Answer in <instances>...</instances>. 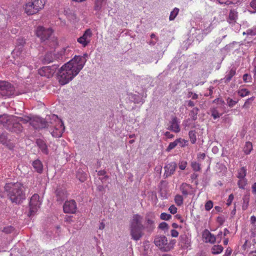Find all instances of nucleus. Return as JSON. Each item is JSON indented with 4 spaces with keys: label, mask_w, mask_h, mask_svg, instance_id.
Returning a JSON list of instances; mask_svg holds the SVG:
<instances>
[{
    "label": "nucleus",
    "mask_w": 256,
    "mask_h": 256,
    "mask_svg": "<svg viewBox=\"0 0 256 256\" xmlns=\"http://www.w3.org/2000/svg\"><path fill=\"white\" fill-rule=\"evenodd\" d=\"M168 130L178 133L180 132V128L178 124V119L176 116H174L169 122Z\"/></svg>",
    "instance_id": "ddd939ff"
},
{
    "label": "nucleus",
    "mask_w": 256,
    "mask_h": 256,
    "mask_svg": "<svg viewBox=\"0 0 256 256\" xmlns=\"http://www.w3.org/2000/svg\"><path fill=\"white\" fill-rule=\"evenodd\" d=\"M205 157H206V154L204 152L199 153L198 154V159L204 160Z\"/></svg>",
    "instance_id": "13d9d810"
},
{
    "label": "nucleus",
    "mask_w": 256,
    "mask_h": 256,
    "mask_svg": "<svg viewBox=\"0 0 256 256\" xmlns=\"http://www.w3.org/2000/svg\"><path fill=\"white\" fill-rule=\"evenodd\" d=\"M177 208L174 205L170 206L168 208V210L172 214H176L177 212Z\"/></svg>",
    "instance_id": "603ef678"
},
{
    "label": "nucleus",
    "mask_w": 256,
    "mask_h": 256,
    "mask_svg": "<svg viewBox=\"0 0 256 256\" xmlns=\"http://www.w3.org/2000/svg\"><path fill=\"white\" fill-rule=\"evenodd\" d=\"M30 125L35 129H40L46 128L47 123L44 119L39 117H34L32 118Z\"/></svg>",
    "instance_id": "f8f14e48"
},
{
    "label": "nucleus",
    "mask_w": 256,
    "mask_h": 256,
    "mask_svg": "<svg viewBox=\"0 0 256 256\" xmlns=\"http://www.w3.org/2000/svg\"><path fill=\"white\" fill-rule=\"evenodd\" d=\"M158 228L162 230H168V226L166 222H162L159 224Z\"/></svg>",
    "instance_id": "3c124183"
},
{
    "label": "nucleus",
    "mask_w": 256,
    "mask_h": 256,
    "mask_svg": "<svg viewBox=\"0 0 256 256\" xmlns=\"http://www.w3.org/2000/svg\"><path fill=\"white\" fill-rule=\"evenodd\" d=\"M252 150V144L250 142H246L244 148V152L245 154H248Z\"/></svg>",
    "instance_id": "c756f323"
},
{
    "label": "nucleus",
    "mask_w": 256,
    "mask_h": 256,
    "mask_svg": "<svg viewBox=\"0 0 256 256\" xmlns=\"http://www.w3.org/2000/svg\"><path fill=\"white\" fill-rule=\"evenodd\" d=\"M177 164L175 162H172L164 166L165 174L166 176H170L174 173Z\"/></svg>",
    "instance_id": "2eb2a0df"
},
{
    "label": "nucleus",
    "mask_w": 256,
    "mask_h": 256,
    "mask_svg": "<svg viewBox=\"0 0 256 256\" xmlns=\"http://www.w3.org/2000/svg\"><path fill=\"white\" fill-rule=\"evenodd\" d=\"M2 125L10 132L19 134L22 132L23 128L18 122V116L3 114L0 116V125Z\"/></svg>",
    "instance_id": "20e7f679"
},
{
    "label": "nucleus",
    "mask_w": 256,
    "mask_h": 256,
    "mask_svg": "<svg viewBox=\"0 0 256 256\" xmlns=\"http://www.w3.org/2000/svg\"><path fill=\"white\" fill-rule=\"evenodd\" d=\"M4 189L12 203L20 204L26 198V188L21 182L6 183Z\"/></svg>",
    "instance_id": "7ed1b4c3"
},
{
    "label": "nucleus",
    "mask_w": 256,
    "mask_h": 256,
    "mask_svg": "<svg viewBox=\"0 0 256 256\" xmlns=\"http://www.w3.org/2000/svg\"><path fill=\"white\" fill-rule=\"evenodd\" d=\"M37 144L42 152L45 154H48V149L46 143L42 140L37 141Z\"/></svg>",
    "instance_id": "b1692460"
},
{
    "label": "nucleus",
    "mask_w": 256,
    "mask_h": 256,
    "mask_svg": "<svg viewBox=\"0 0 256 256\" xmlns=\"http://www.w3.org/2000/svg\"><path fill=\"white\" fill-rule=\"evenodd\" d=\"M189 136L192 144H194L196 142V137L194 131L191 130L189 132Z\"/></svg>",
    "instance_id": "ea45409f"
},
{
    "label": "nucleus",
    "mask_w": 256,
    "mask_h": 256,
    "mask_svg": "<svg viewBox=\"0 0 256 256\" xmlns=\"http://www.w3.org/2000/svg\"><path fill=\"white\" fill-rule=\"evenodd\" d=\"M0 94L3 97H10L14 93V87L6 82H0Z\"/></svg>",
    "instance_id": "0eeeda50"
},
{
    "label": "nucleus",
    "mask_w": 256,
    "mask_h": 256,
    "mask_svg": "<svg viewBox=\"0 0 256 256\" xmlns=\"http://www.w3.org/2000/svg\"><path fill=\"white\" fill-rule=\"evenodd\" d=\"M188 106L190 107H192L194 106V103L192 100H189L188 102Z\"/></svg>",
    "instance_id": "0e129e2a"
},
{
    "label": "nucleus",
    "mask_w": 256,
    "mask_h": 256,
    "mask_svg": "<svg viewBox=\"0 0 256 256\" xmlns=\"http://www.w3.org/2000/svg\"><path fill=\"white\" fill-rule=\"evenodd\" d=\"M243 80L244 82H248L252 80V77L250 74H245L242 76Z\"/></svg>",
    "instance_id": "09e8293b"
},
{
    "label": "nucleus",
    "mask_w": 256,
    "mask_h": 256,
    "mask_svg": "<svg viewBox=\"0 0 256 256\" xmlns=\"http://www.w3.org/2000/svg\"><path fill=\"white\" fill-rule=\"evenodd\" d=\"M154 244L162 252H168L171 249L168 238L164 236H156L154 240Z\"/></svg>",
    "instance_id": "423d86ee"
},
{
    "label": "nucleus",
    "mask_w": 256,
    "mask_h": 256,
    "mask_svg": "<svg viewBox=\"0 0 256 256\" xmlns=\"http://www.w3.org/2000/svg\"><path fill=\"white\" fill-rule=\"evenodd\" d=\"M106 0H96L94 2V10L96 11H99L102 6V3Z\"/></svg>",
    "instance_id": "e433bc0d"
},
{
    "label": "nucleus",
    "mask_w": 256,
    "mask_h": 256,
    "mask_svg": "<svg viewBox=\"0 0 256 256\" xmlns=\"http://www.w3.org/2000/svg\"><path fill=\"white\" fill-rule=\"evenodd\" d=\"M234 199V196L233 194H230L228 196V198L227 200L226 204L229 206L232 204V202Z\"/></svg>",
    "instance_id": "864d4df0"
},
{
    "label": "nucleus",
    "mask_w": 256,
    "mask_h": 256,
    "mask_svg": "<svg viewBox=\"0 0 256 256\" xmlns=\"http://www.w3.org/2000/svg\"><path fill=\"white\" fill-rule=\"evenodd\" d=\"M14 227L12 226H8L6 227H4L2 230V231L6 234H10L14 230Z\"/></svg>",
    "instance_id": "a18cd8bd"
},
{
    "label": "nucleus",
    "mask_w": 256,
    "mask_h": 256,
    "mask_svg": "<svg viewBox=\"0 0 256 256\" xmlns=\"http://www.w3.org/2000/svg\"><path fill=\"white\" fill-rule=\"evenodd\" d=\"M178 142H184L185 143H186L187 141L181 138H178L174 142L170 143L168 146L166 148V150L168 152H170L172 150L174 149L178 144Z\"/></svg>",
    "instance_id": "4be33fe9"
},
{
    "label": "nucleus",
    "mask_w": 256,
    "mask_h": 256,
    "mask_svg": "<svg viewBox=\"0 0 256 256\" xmlns=\"http://www.w3.org/2000/svg\"><path fill=\"white\" fill-rule=\"evenodd\" d=\"M198 98V95L196 94H193L192 96V98L193 100H196Z\"/></svg>",
    "instance_id": "338daca9"
},
{
    "label": "nucleus",
    "mask_w": 256,
    "mask_h": 256,
    "mask_svg": "<svg viewBox=\"0 0 256 256\" xmlns=\"http://www.w3.org/2000/svg\"><path fill=\"white\" fill-rule=\"evenodd\" d=\"M232 250L230 249L227 248L224 256H230L232 254Z\"/></svg>",
    "instance_id": "bf43d9fd"
},
{
    "label": "nucleus",
    "mask_w": 256,
    "mask_h": 256,
    "mask_svg": "<svg viewBox=\"0 0 256 256\" xmlns=\"http://www.w3.org/2000/svg\"><path fill=\"white\" fill-rule=\"evenodd\" d=\"M238 18V13L234 10H230L228 22L230 24H234Z\"/></svg>",
    "instance_id": "5701e85b"
},
{
    "label": "nucleus",
    "mask_w": 256,
    "mask_h": 256,
    "mask_svg": "<svg viewBox=\"0 0 256 256\" xmlns=\"http://www.w3.org/2000/svg\"><path fill=\"white\" fill-rule=\"evenodd\" d=\"M212 102L218 105V106L220 108H224V102L222 98H216L213 100Z\"/></svg>",
    "instance_id": "2f4dec72"
},
{
    "label": "nucleus",
    "mask_w": 256,
    "mask_h": 256,
    "mask_svg": "<svg viewBox=\"0 0 256 256\" xmlns=\"http://www.w3.org/2000/svg\"><path fill=\"white\" fill-rule=\"evenodd\" d=\"M190 240L186 234L181 235L179 239V245L182 248H187L190 246Z\"/></svg>",
    "instance_id": "6ab92c4d"
},
{
    "label": "nucleus",
    "mask_w": 256,
    "mask_h": 256,
    "mask_svg": "<svg viewBox=\"0 0 256 256\" xmlns=\"http://www.w3.org/2000/svg\"><path fill=\"white\" fill-rule=\"evenodd\" d=\"M205 210L207 211H209L213 207V202L212 200L208 201L204 206Z\"/></svg>",
    "instance_id": "c03bdc74"
},
{
    "label": "nucleus",
    "mask_w": 256,
    "mask_h": 256,
    "mask_svg": "<svg viewBox=\"0 0 256 256\" xmlns=\"http://www.w3.org/2000/svg\"><path fill=\"white\" fill-rule=\"evenodd\" d=\"M183 197L180 194H176L174 197V202L178 206H181L183 204Z\"/></svg>",
    "instance_id": "473e14b6"
},
{
    "label": "nucleus",
    "mask_w": 256,
    "mask_h": 256,
    "mask_svg": "<svg viewBox=\"0 0 256 256\" xmlns=\"http://www.w3.org/2000/svg\"><path fill=\"white\" fill-rule=\"evenodd\" d=\"M92 36V31L90 28L86 29L82 36L78 38V42L81 44L83 47H86L90 42Z\"/></svg>",
    "instance_id": "9d476101"
},
{
    "label": "nucleus",
    "mask_w": 256,
    "mask_h": 256,
    "mask_svg": "<svg viewBox=\"0 0 256 256\" xmlns=\"http://www.w3.org/2000/svg\"><path fill=\"white\" fill-rule=\"evenodd\" d=\"M247 184L248 180L246 178H238V186L240 188L244 189Z\"/></svg>",
    "instance_id": "7c9ffc66"
},
{
    "label": "nucleus",
    "mask_w": 256,
    "mask_h": 256,
    "mask_svg": "<svg viewBox=\"0 0 256 256\" xmlns=\"http://www.w3.org/2000/svg\"><path fill=\"white\" fill-rule=\"evenodd\" d=\"M187 164L188 163L186 161H182L179 162L178 166L181 170H184L186 168Z\"/></svg>",
    "instance_id": "de8ad7c7"
},
{
    "label": "nucleus",
    "mask_w": 256,
    "mask_h": 256,
    "mask_svg": "<svg viewBox=\"0 0 256 256\" xmlns=\"http://www.w3.org/2000/svg\"><path fill=\"white\" fill-rule=\"evenodd\" d=\"M76 177L82 182H83L86 180V174L85 173L82 174L80 175L78 173L76 175Z\"/></svg>",
    "instance_id": "49530a36"
},
{
    "label": "nucleus",
    "mask_w": 256,
    "mask_h": 256,
    "mask_svg": "<svg viewBox=\"0 0 256 256\" xmlns=\"http://www.w3.org/2000/svg\"><path fill=\"white\" fill-rule=\"evenodd\" d=\"M18 122L20 123V122H22L23 124H26L28 122L30 124L32 120V118L29 116H25L24 118L18 117Z\"/></svg>",
    "instance_id": "a19ab883"
},
{
    "label": "nucleus",
    "mask_w": 256,
    "mask_h": 256,
    "mask_svg": "<svg viewBox=\"0 0 256 256\" xmlns=\"http://www.w3.org/2000/svg\"><path fill=\"white\" fill-rule=\"evenodd\" d=\"M250 220L252 224H254L256 222V217L254 216H252L250 218Z\"/></svg>",
    "instance_id": "e2e57ef3"
},
{
    "label": "nucleus",
    "mask_w": 256,
    "mask_h": 256,
    "mask_svg": "<svg viewBox=\"0 0 256 256\" xmlns=\"http://www.w3.org/2000/svg\"><path fill=\"white\" fill-rule=\"evenodd\" d=\"M46 2V0H32L23 6L24 12L29 16L36 14L44 8Z\"/></svg>",
    "instance_id": "39448f33"
},
{
    "label": "nucleus",
    "mask_w": 256,
    "mask_h": 256,
    "mask_svg": "<svg viewBox=\"0 0 256 256\" xmlns=\"http://www.w3.org/2000/svg\"><path fill=\"white\" fill-rule=\"evenodd\" d=\"M223 250V247L221 245H214L212 248V253L214 254H220Z\"/></svg>",
    "instance_id": "c85d7f7f"
},
{
    "label": "nucleus",
    "mask_w": 256,
    "mask_h": 256,
    "mask_svg": "<svg viewBox=\"0 0 256 256\" xmlns=\"http://www.w3.org/2000/svg\"><path fill=\"white\" fill-rule=\"evenodd\" d=\"M172 218V216L170 214L162 212L160 214V218L162 220H169Z\"/></svg>",
    "instance_id": "79ce46f5"
},
{
    "label": "nucleus",
    "mask_w": 256,
    "mask_h": 256,
    "mask_svg": "<svg viewBox=\"0 0 256 256\" xmlns=\"http://www.w3.org/2000/svg\"><path fill=\"white\" fill-rule=\"evenodd\" d=\"M170 234L174 238H177L178 236V232L174 229L171 230Z\"/></svg>",
    "instance_id": "5fc2aeb1"
},
{
    "label": "nucleus",
    "mask_w": 256,
    "mask_h": 256,
    "mask_svg": "<svg viewBox=\"0 0 256 256\" xmlns=\"http://www.w3.org/2000/svg\"><path fill=\"white\" fill-rule=\"evenodd\" d=\"M83 58L76 56L74 58L62 66L58 74L59 82L62 85L68 84L76 76L84 66Z\"/></svg>",
    "instance_id": "f03ea898"
},
{
    "label": "nucleus",
    "mask_w": 256,
    "mask_h": 256,
    "mask_svg": "<svg viewBox=\"0 0 256 256\" xmlns=\"http://www.w3.org/2000/svg\"><path fill=\"white\" fill-rule=\"evenodd\" d=\"M54 72L50 66H44L38 70V74L42 76L50 78L52 76Z\"/></svg>",
    "instance_id": "dca6fc26"
},
{
    "label": "nucleus",
    "mask_w": 256,
    "mask_h": 256,
    "mask_svg": "<svg viewBox=\"0 0 256 256\" xmlns=\"http://www.w3.org/2000/svg\"><path fill=\"white\" fill-rule=\"evenodd\" d=\"M164 135L168 138H172L174 137V135L170 134V132H166L164 133Z\"/></svg>",
    "instance_id": "4d7b16f0"
},
{
    "label": "nucleus",
    "mask_w": 256,
    "mask_h": 256,
    "mask_svg": "<svg viewBox=\"0 0 256 256\" xmlns=\"http://www.w3.org/2000/svg\"><path fill=\"white\" fill-rule=\"evenodd\" d=\"M218 108H219L218 106L213 107L210 110V112L212 113V116L214 120L219 118L224 114V112L220 114L218 110Z\"/></svg>",
    "instance_id": "393cba45"
},
{
    "label": "nucleus",
    "mask_w": 256,
    "mask_h": 256,
    "mask_svg": "<svg viewBox=\"0 0 256 256\" xmlns=\"http://www.w3.org/2000/svg\"><path fill=\"white\" fill-rule=\"evenodd\" d=\"M250 202V195L246 194L243 196L242 198V209L244 210H246L249 205Z\"/></svg>",
    "instance_id": "bb28decb"
},
{
    "label": "nucleus",
    "mask_w": 256,
    "mask_h": 256,
    "mask_svg": "<svg viewBox=\"0 0 256 256\" xmlns=\"http://www.w3.org/2000/svg\"><path fill=\"white\" fill-rule=\"evenodd\" d=\"M53 31L52 28H46L44 26H38L36 30V35L42 41H44L50 36Z\"/></svg>",
    "instance_id": "1a4fd4ad"
},
{
    "label": "nucleus",
    "mask_w": 256,
    "mask_h": 256,
    "mask_svg": "<svg viewBox=\"0 0 256 256\" xmlns=\"http://www.w3.org/2000/svg\"><path fill=\"white\" fill-rule=\"evenodd\" d=\"M179 12V9L178 8H175L171 12L169 20H173L178 16Z\"/></svg>",
    "instance_id": "4c0bfd02"
},
{
    "label": "nucleus",
    "mask_w": 256,
    "mask_h": 256,
    "mask_svg": "<svg viewBox=\"0 0 256 256\" xmlns=\"http://www.w3.org/2000/svg\"><path fill=\"white\" fill-rule=\"evenodd\" d=\"M191 166L195 172H198L201 170L200 164L196 162H191Z\"/></svg>",
    "instance_id": "58836bf2"
},
{
    "label": "nucleus",
    "mask_w": 256,
    "mask_h": 256,
    "mask_svg": "<svg viewBox=\"0 0 256 256\" xmlns=\"http://www.w3.org/2000/svg\"><path fill=\"white\" fill-rule=\"evenodd\" d=\"M42 202L40 200V196L37 194H34L31 197L30 202V212L29 216H32L36 214L40 208Z\"/></svg>",
    "instance_id": "6e6552de"
},
{
    "label": "nucleus",
    "mask_w": 256,
    "mask_h": 256,
    "mask_svg": "<svg viewBox=\"0 0 256 256\" xmlns=\"http://www.w3.org/2000/svg\"><path fill=\"white\" fill-rule=\"evenodd\" d=\"M252 192L254 194H256V182H254V183L252 184Z\"/></svg>",
    "instance_id": "052dcab7"
},
{
    "label": "nucleus",
    "mask_w": 256,
    "mask_h": 256,
    "mask_svg": "<svg viewBox=\"0 0 256 256\" xmlns=\"http://www.w3.org/2000/svg\"><path fill=\"white\" fill-rule=\"evenodd\" d=\"M250 6L254 10V12H256V0H253L250 2Z\"/></svg>",
    "instance_id": "6e6d98bb"
},
{
    "label": "nucleus",
    "mask_w": 256,
    "mask_h": 256,
    "mask_svg": "<svg viewBox=\"0 0 256 256\" xmlns=\"http://www.w3.org/2000/svg\"><path fill=\"white\" fill-rule=\"evenodd\" d=\"M106 174V172L104 170H101L98 172V176H104Z\"/></svg>",
    "instance_id": "680f3d73"
},
{
    "label": "nucleus",
    "mask_w": 256,
    "mask_h": 256,
    "mask_svg": "<svg viewBox=\"0 0 256 256\" xmlns=\"http://www.w3.org/2000/svg\"><path fill=\"white\" fill-rule=\"evenodd\" d=\"M247 174L246 166H242L238 170L236 177L238 178H246Z\"/></svg>",
    "instance_id": "a878e982"
},
{
    "label": "nucleus",
    "mask_w": 256,
    "mask_h": 256,
    "mask_svg": "<svg viewBox=\"0 0 256 256\" xmlns=\"http://www.w3.org/2000/svg\"><path fill=\"white\" fill-rule=\"evenodd\" d=\"M199 110L198 108H194L190 112V116L192 120H196L197 119V115Z\"/></svg>",
    "instance_id": "72a5a7b5"
},
{
    "label": "nucleus",
    "mask_w": 256,
    "mask_h": 256,
    "mask_svg": "<svg viewBox=\"0 0 256 256\" xmlns=\"http://www.w3.org/2000/svg\"><path fill=\"white\" fill-rule=\"evenodd\" d=\"M202 237L206 242L214 244L216 240V236L208 230H205L202 232Z\"/></svg>",
    "instance_id": "4468645a"
},
{
    "label": "nucleus",
    "mask_w": 256,
    "mask_h": 256,
    "mask_svg": "<svg viewBox=\"0 0 256 256\" xmlns=\"http://www.w3.org/2000/svg\"><path fill=\"white\" fill-rule=\"evenodd\" d=\"M56 192V200L58 202H62L68 196V193L65 190L57 189Z\"/></svg>",
    "instance_id": "f3484780"
},
{
    "label": "nucleus",
    "mask_w": 256,
    "mask_h": 256,
    "mask_svg": "<svg viewBox=\"0 0 256 256\" xmlns=\"http://www.w3.org/2000/svg\"><path fill=\"white\" fill-rule=\"evenodd\" d=\"M154 214L151 212L146 214L144 224H142L143 217L138 214H134L130 222V231L132 238L138 241L141 238L145 230L147 232H152L155 228Z\"/></svg>",
    "instance_id": "f257e3e1"
},
{
    "label": "nucleus",
    "mask_w": 256,
    "mask_h": 256,
    "mask_svg": "<svg viewBox=\"0 0 256 256\" xmlns=\"http://www.w3.org/2000/svg\"><path fill=\"white\" fill-rule=\"evenodd\" d=\"M192 190V186L186 183H182L180 186V190L182 193L185 196L192 194L191 192Z\"/></svg>",
    "instance_id": "a211bd4d"
},
{
    "label": "nucleus",
    "mask_w": 256,
    "mask_h": 256,
    "mask_svg": "<svg viewBox=\"0 0 256 256\" xmlns=\"http://www.w3.org/2000/svg\"><path fill=\"white\" fill-rule=\"evenodd\" d=\"M6 26V18L2 14H0V29H2Z\"/></svg>",
    "instance_id": "c9c22d12"
},
{
    "label": "nucleus",
    "mask_w": 256,
    "mask_h": 256,
    "mask_svg": "<svg viewBox=\"0 0 256 256\" xmlns=\"http://www.w3.org/2000/svg\"><path fill=\"white\" fill-rule=\"evenodd\" d=\"M76 209V203L74 200L66 201L63 206L64 212L65 213L74 214Z\"/></svg>",
    "instance_id": "9b49d317"
},
{
    "label": "nucleus",
    "mask_w": 256,
    "mask_h": 256,
    "mask_svg": "<svg viewBox=\"0 0 256 256\" xmlns=\"http://www.w3.org/2000/svg\"><path fill=\"white\" fill-rule=\"evenodd\" d=\"M236 71L234 68H232L226 76L224 78V82L226 83L228 82L236 74Z\"/></svg>",
    "instance_id": "cd10ccee"
},
{
    "label": "nucleus",
    "mask_w": 256,
    "mask_h": 256,
    "mask_svg": "<svg viewBox=\"0 0 256 256\" xmlns=\"http://www.w3.org/2000/svg\"><path fill=\"white\" fill-rule=\"evenodd\" d=\"M22 47L16 48L13 51V54L14 56H20L22 52Z\"/></svg>",
    "instance_id": "8fccbe9b"
},
{
    "label": "nucleus",
    "mask_w": 256,
    "mask_h": 256,
    "mask_svg": "<svg viewBox=\"0 0 256 256\" xmlns=\"http://www.w3.org/2000/svg\"><path fill=\"white\" fill-rule=\"evenodd\" d=\"M229 232H230L229 230L227 228L224 229V236L227 235L228 234H229Z\"/></svg>",
    "instance_id": "774afa93"
},
{
    "label": "nucleus",
    "mask_w": 256,
    "mask_h": 256,
    "mask_svg": "<svg viewBox=\"0 0 256 256\" xmlns=\"http://www.w3.org/2000/svg\"><path fill=\"white\" fill-rule=\"evenodd\" d=\"M52 117L53 118H56L58 120V124H60V126H59V128H56V137H60L62 136V134L63 132L64 131V124L63 122H62V121L60 120H59L58 118V116L56 115H53L52 116Z\"/></svg>",
    "instance_id": "aec40b11"
},
{
    "label": "nucleus",
    "mask_w": 256,
    "mask_h": 256,
    "mask_svg": "<svg viewBox=\"0 0 256 256\" xmlns=\"http://www.w3.org/2000/svg\"><path fill=\"white\" fill-rule=\"evenodd\" d=\"M105 224L103 222H102L100 224V225L99 226V229L100 230H103L104 228Z\"/></svg>",
    "instance_id": "69168bd1"
},
{
    "label": "nucleus",
    "mask_w": 256,
    "mask_h": 256,
    "mask_svg": "<svg viewBox=\"0 0 256 256\" xmlns=\"http://www.w3.org/2000/svg\"><path fill=\"white\" fill-rule=\"evenodd\" d=\"M226 101L228 106H230V108L233 107L238 102V101L234 100L230 98H227Z\"/></svg>",
    "instance_id": "37998d69"
},
{
    "label": "nucleus",
    "mask_w": 256,
    "mask_h": 256,
    "mask_svg": "<svg viewBox=\"0 0 256 256\" xmlns=\"http://www.w3.org/2000/svg\"><path fill=\"white\" fill-rule=\"evenodd\" d=\"M33 168L37 172L42 174L43 171V164L42 162L39 160H36L33 161L32 163Z\"/></svg>",
    "instance_id": "412c9836"
},
{
    "label": "nucleus",
    "mask_w": 256,
    "mask_h": 256,
    "mask_svg": "<svg viewBox=\"0 0 256 256\" xmlns=\"http://www.w3.org/2000/svg\"><path fill=\"white\" fill-rule=\"evenodd\" d=\"M238 94L243 98L250 94V92L246 88H241L238 91Z\"/></svg>",
    "instance_id": "f704fd0d"
}]
</instances>
